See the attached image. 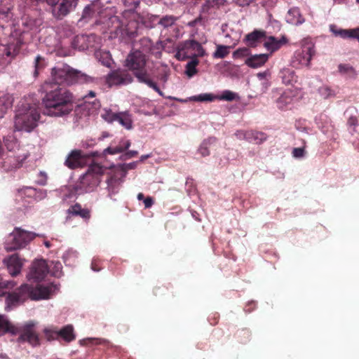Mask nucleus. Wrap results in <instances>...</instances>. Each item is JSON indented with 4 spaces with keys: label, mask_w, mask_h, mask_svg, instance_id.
Listing matches in <instances>:
<instances>
[{
    "label": "nucleus",
    "mask_w": 359,
    "mask_h": 359,
    "mask_svg": "<svg viewBox=\"0 0 359 359\" xmlns=\"http://www.w3.org/2000/svg\"><path fill=\"white\" fill-rule=\"evenodd\" d=\"M46 94L42 99L43 114L53 117H62L70 114L74 109V96L64 87L49 86L46 83Z\"/></svg>",
    "instance_id": "obj_1"
},
{
    "label": "nucleus",
    "mask_w": 359,
    "mask_h": 359,
    "mask_svg": "<svg viewBox=\"0 0 359 359\" xmlns=\"http://www.w3.org/2000/svg\"><path fill=\"white\" fill-rule=\"evenodd\" d=\"M53 284L46 285H37L35 287L28 284H23L13 292L7 294L6 297V309L10 311L28 299L34 300L47 299L53 292Z\"/></svg>",
    "instance_id": "obj_2"
},
{
    "label": "nucleus",
    "mask_w": 359,
    "mask_h": 359,
    "mask_svg": "<svg viewBox=\"0 0 359 359\" xmlns=\"http://www.w3.org/2000/svg\"><path fill=\"white\" fill-rule=\"evenodd\" d=\"M147 59L141 51L135 50L130 53L126 57L125 66L133 72L138 82L144 83L155 90L159 95L163 97V91L157 83L151 78L147 68Z\"/></svg>",
    "instance_id": "obj_3"
},
{
    "label": "nucleus",
    "mask_w": 359,
    "mask_h": 359,
    "mask_svg": "<svg viewBox=\"0 0 359 359\" xmlns=\"http://www.w3.org/2000/svg\"><path fill=\"white\" fill-rule=\"evenodd\" d=\"M52 79L53 83L49 86H59L62 83L71 85L73 83L97 84V78L88 76L80 71L75 70L68 65L62 67H55L52 69Z\"/></svg>",
    "instance_id": "obj_4"
},
{
    "label": "nucleus",
    "mask_w": 359,
    "mask_h": 359,
    "mask_svg": "<svg viewBox=\"0 0 359 359\" xmlns=\"http://www.w3.org/2000/svg\"><path fill=\"white\" fill-rule=\"evenodd\" d=\"M38 109L29 104H22L16 111L14 118V128L18 131L30 133L37 126L39 119Z\"/></svg>",
    "instance_id": "obj_5"
},
{
    "label": "nucleus",
    "mask_w": 359,
    "mask_h": 359,
    "mask_svg": "<svg viewBox=\"0 0 359 359\" xmlns=\"http://www.w3.org/2000/svg\"><path fill=\"white\" fill-rule=\"evenodd\" d=\"M104 168L98 163L91 164L86 172L80 177L76 183L75 191L78 194L93 191L101 182Z\"/></svg>",
    "instance_id": "obj_6"
},
{
    "label": "nucleus",
    "mask_w": 359,
    "mask_h": 359,
    "mask_svg": "<svg viewBox=\"0 0 359 359\" xmlns=\"http://www.w3.org/2000/svg\"><path fill=\"white\" fill-rule=\"evenodd\" d=\"M35 236L33 232L15 227L13 232L7 236L4 243V248L7 252H11L25 248L35 238Z\"/></svg>",
    "instance_id": "obj_7"
},
{
    "label": "nucleus",
    "mask_w": 359,
    "mask_h": 359,
    "mask_svg": "<svg viewBox=\"0 0 359 359\" xmlns=\"http://www.w3.org/2000/svg\"><path fill=\"white\" fill-rule=\"evenodd\" d=\"M205 50L201 44L194 40H188L178 46L176 57L178 60L197 59L204 55Z\"/></svg>",
    "instance_id": "obj_8"
},
{
    "label": "nucleus",
    "mask_w": 359,
    "mask_h": 359,
    "mask_svg": "<svg viewBox=\"0 0 359 359\" xmlns=\"http://www.w3.org/2000/svg\"><path fill=\"white\" fill-rule=\"evenodd\" d=\"M316 54L314 43L310 38L304 39L302 41V48L297 50L294 55L292 63L294 66L309 67L313 56Z\"/></svg>",
    "instance_id": "obj_9"
},
{
    "label": "nucleus",
    "mask_w": 359,
    "mask_h": 359,
    "mask_svg": "<svg viewBox=\"0 0 359 359\" xmlns=\"http://www.w3.org/2000/svg\"><path fill=\"white\" fill-rule=\"evenodd\" d=\"M36 323L33 320L25 323L18 328V342H27L32 346L39 345V337L35 330Z\"/></svg>",
    "instance_id": "obj_10"
},
{
    "label": "nucleus",
    "mask_w": 359,
    "mask_h": 359,
    "mask_svg": "<svg viewBox=\"0 0 359 359\" xmlns=\"http://www.w3.org/2000/svg\"><path fill=\"white\" fill-rule=\"evenodd\" d=\"M105 81L109 87L113 86L128 85L133 81V77L128 70L117 69L111 71L107 75Z\"/></svg>",
    "instance_id": "obj_11"
},
{
    "label": "nucleus",
    "mask_w": 359,
    "mask_h": 359,
    "mask_svg": "<svg viewBox=\"0 0 359 359\" xmlns=\"http://www.w3.org/2000/svg\"><path fill=\"white\" fill-rule=\"evenodd\" d=\"M28 154H25L18 156L8 155L3 151L2 154L0 155V168L6 172L18 168L22 166Z\"/></svg>",
    "instance_id": "obj_12"
},
{
    "label": "nucleus",
    "mask_w": 359,
    "mask_h": 359,
    "mask_svg": "<svg viewBox=\"0 0 359 359\" xmlns=\"http://www.w3.org/2000/svg\"><path fill=\"white\" fill-rule=\"evenodd\" d=\"M48 272L46 262L43 259L36 260L32 265L28 276L29 279L39 282L44 279Z\"/></svg>",
    "instance_id": "obj_13"
},
{
    "label": "nucleus",
    "mask_w": 359,
    "mask_h": 359,
    "mask_svg": "<svg viewBox=\"0 0 359 359\" xmlns=\"http://www.w3.org/2000/svg\"><path fill=\"white\" fill-rule=\"evenodd\" d=\"M78 0H62L59 5H53V15L58 20L67 15L77 5Z\"/></svg>",
    "instance_id": "obj_14"
},
{
    "label": "nucleus",
    "mask_w": 359,
    "mask_h": 359,
    "mask_svg": "<svg viewBox=\"0 0 359 359\" xmlns=\"http://www.w3.org/2000/svg\"><path fill=\"white\" fill-rule=\"evenodd\" d=\"M95 93L90 91L83 98V102L79 105L82 110L87 111L88 114L95 112L100 107V102L98 100L95 99Z\"/></svg>",
    "instance_id": "obj_15"
},
{
    "label": "nucleus",
    "mask_w": 359,
    "mask_h": 359,
    "mask_svg": "<svg viewBox=\"0 0 359 359\" xmlns=\"http://www.w3.org/2000/svg\"><path fill=\"white\" fill-rule=\"evenodd\" d=\"M117 36L132 39L137 34V24H120L116 30Z\"/></svg>",
    "instance_id": "obj_16"
},
{
    "label": "nucleus",
    "mask_w": 359,
    "mask_h": 359,
    "mask_svg": "<svg viewBox=\"0 0 359 359\" xmlns=\"http://www.w3.org/2000/svg\"><path fill=\"white\" fill-rule=\"evenodd\" d=\"M4 262L6 263L8 271L11 276H15L20 273L22 266V259L19 257L18 254L11 255Z\"/></svg>",
    "instance_id": "obj_17"
},
{
    "label": "nucleus",
    "mask_w": 359,
    "mask_h": 359,
    "mask_svg": "<svg viewBox=\"0 0 359 359\" xmlns=\"http://www.w3.org/2000/svg\"><path fill=\"white\" fill-rule=\"evenodd\" d=\"M84 157L79 150H74L65 161V165L71 169L82 167L84 163Z\"/></svg>",
    "instance_id": "obj_18"
},
{
    "label": "nucleus",
    "mask_w": 359,
    "mask_h": 359,
    "mask_svg": "<svg viewBox=\"0 0 359 359\" xmlns=\"http://www.w3.org/2000/svg\"><path fill=\"white\" fill-rule=\"evenodd\" d=\"M331 32L337 36H340L343 39L350 38L356 39L359 41V27L355 29H337L335 25L330 26Z\"/></svg>",
    "instance_id": "obj_19"
},
{
    "label": "nucleus",
    "mask_w": 359,
    "mask_h": 359,
    "mask_svg": "<svg viewBox=\"0 0 359 359\" xmlns=\"http://www.w3.org/2000/svg\"><path fill=\"white\" fill-rule=\"evenodd\" d=\"M76 40L78 41H82L83 42L86 43V45H82L83 48H97L100 46L101 41L100 37L95 34H90L89 35L77 36Z\"/></svg>",
    "instance_id": "obj_20"
},
{
    "label": "nucleus",
    "mask_w": 359,
    "mask_h": 359,
    "mask_svg": "<svg viewBox=\"0 0 359 359\" xmlns=\"http://www.w3.org/2000/svg\"><path fill=\"white\" fill-rule=\"evenodd\" d=\"M268 59V54L254 55L247 58L245 63L251 68H258L263 66Z\"/></svg>",
    "instance_id": "obj_21"
},
{
    "label": "nucleus",
    "mask_w": 359,
    "mask_h": 359,
    "mask_svg": "<svg viewBox=\"0 0 359 359\" xmlns=\"http://www.w3.org/2000/svg\"><path fill=\"white\" fill-rule=\"evenodd\" d=\"M287 42L285 36H282L281 39H278L274 36L269 37L268 40L264 42V47L271 53L278 50L282 46Z\"/></svg>",
    "instance_id": "obj_22"
},
{
    "label": "nucleus",
    "mask_w": 359,
    "mask_h": 359,
    "mask_svg": "<svg viewBox=\"0 0 359 359\" xmlns=\"http://www.w3.org/2000/svg\"><path fill=\"white\" fill-rule=\"evenodd\" d=\"M67 213L73 216H79L84 219L90 218V211L87 208H83L78 203L71 205L67 210Z\"/></svg>",
    "instance_id": "obj_23"
},
{
    "label": "nucleus",
    "mask_w": 359,
    "mask_h": 359,
    "mask_svg": "<svg viewBox=\"0 0 359 359\" xmlns=\"http://www.w3.org/2000/svg\"><path fill=\"white\" fill-rule=\"evenodd\" d=\"M286 22H304L306 19L300 13L298 8H290L285 15Z\"/></svg>",
    "instance_id": "obj_24"
},
{
    "label": "nucleus",
    "mask_w": 359,
    "mask_h": 359,
    "mask_svg": "<svg viewBox=\"0 0 359 359\" xmlns=\"http://www.w3.org/2000/svg\"><path fill=\"white\" fill-rule=\"evenodd\" d=\"M59 337L62 338L65 342L69 343L76 339L74 333V327L72 325H67L60 330H57Z\"/></svg>",
    "instance_id": "obj_25"
},
{
    "label": "nucleus",
    "mask_w": 359,
    "mask_h": 359,
    "mask_svg": "<svg viewBox=\"0 0 359 359\" xmlns=\"http://www.w3.org/2000/svg\"><path fill=\"white\" fill-rule=\"evenodd\" d=\"M267 139V135L259 131L247 130V141L254 144H262Z\"/></svg>",
    "instance_id": "obj_26"
},
{
    "label": "nucleus",
    "mask_w": 359,
    "mask_h": 359,
    "mask_svg": "<svg viewBox=\"0 0 359 359\" xmlns=\"http://www.w3.org/2000/svg\"><path fill=\"white\" fill-rule=\"evenodd\" d=\"M130 146V141L126 140L121 141L118 146L115 147H109L104 150V154H120L127 150Z\"/></svg>",
    "instance_id": "obj_27"
},
{
    "label": "nucleus",
    "mask_w": 359,
    "mask_h": 359,
    "mask_svg": "<svg viewBox=\"0 0 359 359\" xmlns=\"http://www.w3.org/2000/svg\"><path fill=\"white\" fill-rule=\"evenodd\" d=\"M127 130L133 128V120L131 115L128 111L118 112L116 121Z\"/></svg>",
    "instance_id": "obj_28"
},
{
    "label": "nucleus",
    "mask_w": 359,
    "mask_h": 359,
    "mask_svg": "<svg viewBox=\"0 0 359 359\" xmlns=\"http://www.w3.org/2000/svg\"><path fill=\"white\" fill-rule=\"evenodd\" d=\"M265 36V32L255 30L245 36V40L250 46H255L256 43Z\"/></svg>",
    "instance_id": "obj_29"
},
{
    "label": "nucleus",
    "mask_w": 359,
    "mask_h": 359,
    "mask_svg": "<svg viewBox=\"0 0 359 359\" xmlns=\"http://www.w3.org/2000/svg\"><path fill=\"white\" fill-rule=\"evenodd\" d=\"M340 74L346 76L350 79H356L358 74L356 70L348 64H340L338 67Z\"/></svg>",
    "instance_id": "obj_30"
},
{
    "label": "nucleus",
    "mask_w": 359,
    "mask_h": 359,
    "mask_svg": "<svg viewBox=\"0 0 359 359\" xmlns=\"http://www.w3.org/2000/svg\"><path fill=\"white\" fill-rule=\"evenodd\" d=\"M280 76L282 79L283 83L286 85L292 84L293 81H296L294 72L289 68L281 70L280 72Z\"/></svg>",
    "instance_id": "obj_31"
},
{
    "label": "nucleus",
    "mask_w": 359,
    "mask_h": 359,
    "mask_svg": "<svg viewBox=\"0 0 359 359\" xmlns=\"http://www.w3.org/2000/svg\"><path fill=\"white\" fill-rule=\"evenodd\" d=\"M96 15V8L95 5L86 6L82 12L80 21H90L92 20Z\"/></svg>",
    "instance_id": "obj_32"
},
{
    "label": "nucleus",
    "mask_w": 359,
    "mask_h": 359,
    "mask_svg": "<svg viewBox=\"0 0 359 359\" xmlns=\"http://www.w3.org/2000/svg\"><path fill=\"white\" fill-rule=\"evenodd\" d=\"M107 189H108V196L110 198H112V196L118 193L119 182L118 180L115 177H110L107 180Z\"/></svg>",
    "instance_id": "obj_33"
},
{
    "label": "nucleus",
    "mask_w": 359,
    "mask_h": 359,
    "mask_svg": "<svg viewBox=\"0 0 359 359\" xmlns=\"http://www.w3.org/2000/svg\"><path fill=\"white\" fill-rule=\"evenodd\" d=\"M215 137H209L205 140L200 145L198 151L203 157H205L210 155L209 145L215 142Z\"/></svg>",
    "instance_id": "obj_34"
},
{
    "label": "nucleus",
    "mask_w": 359,
    "mask_h": 359,
    "mask_svg": "<svg viewBox=\"0 0 359 359\" xmlns=\"http://www.w3.org/2000/svg\"><path fill=\"white\" fill-rule=\"evenodd\" d=\"M229 46L217 45L215 52L213 53L214 58L222 59L229 54Z\"/></svg>",
    "instance_id": "obj_35"
},
{
    "label": "nucleus",
    "mask_w": 359,
    "mask_h": 359,
    "mask_svg": "<svg viewBox=\"0 0 359 359\" xmlns=\"http://www.w3.org/2000/svg\"><path fill=\"white\" fill-rule=\"evenodd\" d=\"M15 283L13 281L4 280L2 276L0 275V297L6 294L5 290L12 289L15 287Z\"/></svg>",
    "instance_id": "obj_36"
},
{
    "label": "nucleus",
    "mask_w": 359,
    "mask_h": 359,
    "mask_svg": "<svg viewBox=\"0 0 359 359\" xmlns=\"http://www.w3.org/2000/svg\"><path fill=\"white\" fill-rule=\"evenodd\" d=\"M198 59H193L186 65V74L189 77H192L197 73L196 66L198 65Z\"/></svg>",
    "instance_id": "obj_37"
},
{
    "label": "nucleus",
    "mask_w": 359,
    "mask_h": 359,
    "mask_svg": "<svg viewBox=\"0 0 359 359\" xmlns=\"http://www.w3.org/2000/svg\"><path fill=\"white\" fill-rule=\"evenodd\" d=\"M43 333L48 341L58 339L59 336L57 334V328L55 327H51L48 328H45L43 330Z\"/></svg>",
    "instance_id": "obj_38"
},
{
    "label": "nucleus",
    "mask_w": 359,
    "mask_h": 359,
    "mask_svg": "<svg viewBox=\"0 0 359 359\" xmlns=\"http://www.w3.org/2000/svg\"><path fill=\"white\" fill-rule=\"evenodd\" d=\"M5 146L8 151H13L18 146V140L13 135H8L4 139Z\"/></svg>",
    "instance_id": "obj_39"
},
{
    "label": "nucleus",
    "mask_w": 359,
    "mask_h": 359,
    "mask_svg": "<svg viewBox=\"0 0 359 359\" xmlns=\"http://www.w3.org/2000/svg\"><path fill=\"white\" fill-rule=\"evenodd\" d=\"M215 4V0H208L205 2L202 7V13L200 15L201 20H206L205 13L208 12L210 10H214Z\"/></svg>",
    "instance_id": "obj_40"
},
{
    "label": "nucleus",
    "mask_w": 359,
    "mask_h": 359,
    "mask_svg": "<svg viewBox=\"0 0 359 359\" xmlns=\"http://www.w3.org/2000/svg\"><path fill=\"white\" fill-rule=\"evenodd\" d=\"M237 94L229 90H224L221 95L217 96V99L220 100L233 101L237 97Z\"/></svg>",
    "instance_id": "obj_41"
},
{
    "label": "nucleus",
    "mask_w": 359,
    "mask_h": 359,
    "mask_svg": "<svg viewBox=\"0 0 359 359\" xmlns=\"http://www.w3.org/2000/svg\"><path fill=\"white\" fill-rule=\"evenodd\" d=\"M250 337V332L247 329H242L238 330L236 332V337L241 343H246Z\"/></svg>",
    "instance_id": "obj_42"
},
{
    "label": "nucleus",
    "mask_w": 359,
    "mask_h": 359,
    "mask_svg": "<svg viewBox=\"0 0 359 359\" xmlns=\"http://www.w3.org/2000/svg\"><path fill=\"white\" fill-rule=\"evenodd\" d=\"M217 99V96L210 93L200 94L194 97V100L198 102H212Z\"/></svg>",
    "instance_id": "obj_43"
},
{
    "label": "nucleus",
    "mask_w": 359,
    "mask_h": 359,
    "mask_svg": "<svg viewBox=\"0 0 359 359\" xmlns=\"http://www.w3.org/2000/svg\"><path fill=\"white\" fill-rule=\"evenodd\" d=\"M177 19L173 16H165L163 18H159L158 16L156 15H151L149 18V20H150L151 22H155V21H158V22H168V21H171L172 22L176 21Z\"/></svg>",
    "instance_id": "obj_44"
},
{
    "label": "nucleus",
    "mask_w": 359,
    "mask_h": 359,
    "mask_svg": "<svg viewBox=\"0 0 359 359\" xmlns=\"http://www.w3.org/2000/svg\"><path fill=\"white\" fill-rule=\"evenodd\" d=\"M118 113H114L111 110L105 111V112L102 114V117L107 122L111 123L113 121H116Z\"/></svg>",
    "instance_id": "obj_45"
},
{
    "label": "nucleus",
    "mask_w": 359,
    "mask_h": 359,
    "mask_svg": "<svg viewBox=\"0 0 359 359\" xmlns=\"http://www.w3.org/2000/svg\"><path fill=\"white\" fill-rule=\"evenodd\" d=\"M10 107L11 103L5 97H0V117L3 116Z\"/></svg>",
    "instance_id": "obj_46"
},
{
    "label": "nucleus",
    "mask_w": 359,
    "mask_h": 359,
    "mask_svg": "<svg viewBox=\"0 0 359 359\" xmlns=\"http://www.w3.org/2000/svg\"><path fill=\"white\" fill-rule=\"evenodd\" d=\"M250 54V50L248 48H240L233 53L234 58L243 57Z\"/></svg>",
    "instance_id": "obj_47"
},
{
    "label": "nucleus",
    "mask_w": 359,
    "mask_h": 359,
    "mask_svg": "<svg viewBox=\"0 0 359 359\" xmlns=\"http://www.w3.org/2000/svg\"><path fill=\"white\" fill-rule=\"evenodd\" d=\"M292 154L294 158H302L305 155L304 147L294 148Z\"/></svg>",
    "instance_id": "obj_48"
},
{
    "label": "nucleus",
    "mask_w": 359,
    "mask_h": 359,
    "mask_svg": "<svg viewBox=\"0 0 359 359\" xmlns=\"http://www.w3.org/2000/svg\"><path fill=\"white\" fill-rule=\"evenodd\" d=\"M319 92L324 97V98H328L332 95L331 89L327 86L320 88L319 89Z\"/></svg>",
    "instance_id": "obj_49"
},
{
    "label": "nucleus",
    "mask_w": 359,
    "mask_h": 359,
    "mask_svg": "<svg viewBox=\"0 0 359 359\" xmlns=\"http://www.w3.org/2000/svg\"><path fill=\"white\" fill-rule=\"evenodd\" d=\"M100 339H95V338H88L84 339L80 341L81 345H89V344H97L100 343Z\"/></svg>",
    "instance_id": "obj_50"
},
{
    "label": "nucleus",
    "mask_w": 359,
    "mask_h": 359,
    "mask_svg": "<svg viewBox=\"0 0 359 359\" xmlns=\"http://www.w3.org/2000/svg\"><path fill=\"white\" fill-rule=\"evenodd\" d=\"M137 154H138V152L137 151H128L126 152L123 156H121V158L123 160L129 159V158L136 156Z\"/></svg>",
    "instance_id": "obj_51"
},
{
    "label": "nucleus",
    "mask_w": 359,
    "mask_h": 359,
    "mask_svg": "<svg viewBox=\"0 0 359 359\" xmlns=\"http://www.w3.org/2000/svg\"><path fill=\"white\" fill-rule=\"evenodd\" d=\"M238 140H245L247 141V130H238L235 133Z\"/></svg>",
    "instance_id": "obj_52"
},
{
    "label": "nucleus",
    "mask_w": 359,
    "mask_h": 359,
    "mask_svg": "<svg viewBox=\"0 0 359 359\" xmlns=\"http://www.w3.org/2000/svg\"><path fill=\"white\" fill-rule=\"evenodd\" d=\"M42 60H43V58L40 55L36 56L35 58V61H34V66H35L34 76H36L39 74L38 69L40 68L39 63Z\"/></svg>",
    "instance_id": "obj_53"
},
{
    "label": "nucleus",
    "mask_w": 359,
    "mask_h": 359,
    "mask_svg": "<svg viewBox=\"0 0 359 359\" xmlns=\"http://www.w3.org/2000/svg\"><path fill=\"white\" fill-rule=\"evenodd\" d=\"M144 205L145 208H151L154 204V199L151 196H147L144 199Z\"/></svg>",
    "instance_id": "obj_54"
},
{
    "label": "nucleus",
    "mask_w": 359,
    "mask_h": 359,
    "mask_svg": "<svg viewBox=\"0 0 359 359\" xmlns=\"http://www.w3.org/2000/svg\"><path fill=\"white\" fill-rule=\"evenodd\" d=\"M91 269L94 271H100L101 270L100 262L96 259H93L91 263Z\"/></svg>",
    "instance_id": "obj_55"
},
{
    "label": "nucleus",
    "mask_w": 359,
    "mask_h": 359,
    "mask_svg": "<svg viewBox=\"0 0 359 359\" xmlns=\"http://www.w3.org/2000/svg\"><path fill=\"white\" fill-rule=\"evenodd\" d=\"M168 76H169V72H167V71H165L163 74H161L159 76V79L163 82V83H166L168 80Z\"/></svg>",
    "instance_id": "obj_56"
},
{
    "label": "nucleus",
    "mask_w": 359,
    "mask_h": 359,
    "mask_svg": "<svg viewBox=\"0 0 359 359\" xmlns=\"http://www.w3.org/2000/svg\"><path fill=\"white\" fill-rule=\"evenodd\" d=\"M252 0H234V1L239 6H244L249 5Z\"/></svg>",
    "instance_id": "obj_57"
},
{
    "label": "nucleus",
    "mask_w": 359,
    "mask_h": 359,
    "mask_svg": "<svg viewBox=\"0 0 359 359\" xmlns=\"http://www.w3.org/2000/svg\"><path fill=\"white\" fill-rule=\"evenodd\" d=\"M40 176L42 177V179L39 181V184H40L41 185H44L46 182V176L42 172H40Z\"/></svg>",
    "instance_id": "obj_58"
},
{
    "label": "nucleus",
    "mask_w": 359,
    "mask_h": 359,
    "mask_svg": "<svg viewBox=\"0 0 359 359\" xmlns=\"http://www.w3.org/2000/svg\"><path fill=\"white\" fill-rule=\"evenodd\" d=\"M6 322L5 320L0 316V329H3L6 327Z\"/></svg>",
    "instance_id": "obj_59"
},
{
    "label": "nucleus",
    "mask_w": 359,
    "mask_h": 359,
    "mask_svg": "<svg viewBox=\"0 0 359 359\" xmlns=\"http://www.w3.org/2000/svg\"><path fill=\"white\" fill-rule=\"evenodd\" d=\"M348 123L351 125H356L357 124V120L355 118H350L348 120Z\"/></svg>",
    "instance_id": "obj_60"
},
{
    "label": "nucleus",
    "mask_w": 359,
    "mask_h": 359,
    "mask_svg": "<svg viewBox=\"0 0 359 359\" xmlns=\"http://www.w3.org/2000/svg\"><path fill=\"white\" fill-rule=\"evenodd\" d=\"M137 199H138L139 201H142V200H143V201H144V194H143L142 193H139V194H137Z\"/></svg>",
    "instance_id": "obj_61"
},
{
    "label": "nucleus",
    "mask_w": 359,
    "mask_h": 359,
    "mask_svg": "<svg viewBox=\"0 0 359 359\" xmlns=\"http://www.w3.org/2000/svg\"><path fill=\"white\" fill-rule=\"evenodd\" d=\"M44 245L46 248H49L51 246L50 241H45Z\"/></svg>",
    "instance_id": "obj_62"
},
{
    "label": "nucleus",
    "mask_w": 359,
    "mask_h": 359,
    "mask_svg": "<svg viewBox=\"0 0 359 359\" xmlns=\"http://www.w3.org/2000/svg\"><path fill=\"white\" fill-rule=\"evenodd\" d=\"M285 98H286V97H285V96H284V95L281 96V97L278 99V102H282L285 101Z\"/></svg>",
    "instance_id": "obj_63"
},
{
    "label": "nucleus",
    "mask_w": 359,
    "mask_h": 359,
    "mask_svg": "<svg viewBox=\"0 0 359 359\" xmlns=\"http://www.w3.org/2000/svg\"><path fill=\"white\" fill-rule=\"evenodd\" d=\"M147 158H148V156H142L141 160L143 161V160L146 159Z\"/></svg>",
    "instance_id": "obj_64"
}]
</instances>
